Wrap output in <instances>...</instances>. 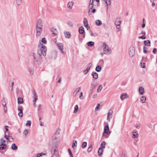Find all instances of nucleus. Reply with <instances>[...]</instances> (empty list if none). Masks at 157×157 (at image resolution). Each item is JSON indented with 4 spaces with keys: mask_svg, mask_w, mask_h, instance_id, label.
Wrapping results in <instances>:
<instances>
[{
    "mask_svg": "<svg viewBox=\"0 0 157 157\" xmlns=\"http://www.w3.org/2000/svg\"><path fill=\"white\" fill-rule=\"evenodd\" d=\"M38 48L37 53L38 55L40 56H41L42 55L44 56H45L47 50L46 46L40 42L38 45Z\"/></svg>",
    "mask_w": 157,
    "mask_h": 157,
    "instance_id": "1",
    "label": "nucleus"
},
{
    "mask_svg": "<svg viewBox=\"0 0 157 157\" xmlns=\"http://www.w3.org/2000/svg\"><path fill=\"white\" fill-rule=\"evenodd\" d=\"M106 143L105 141H102L100 147L98 149V155L99 157H101L103 152V149L105 147Z\"/></svg>",
    "mask_w": 157,
    "mask_h": 157,
    "instance_id": "2",
    "label": "nucleus"
},
{
    "mask_svg": "<svg viewBox=\"0 0 157 157\" xmlns=\"http://www.w3.org/2000/svg\"><path fill=\"white\" fill-rule=\"evenodd\" d=\"M43 25H37V24L36 26V36L38 37L41 34L42 30Z\"/></svg>",
    "mask_w": 157,
    "mask_h": 157,
    "instance_id": "3",
    "label": "nucleus"
},
{
    "mask_svg": "<svg viewBox=\"0 0 157 157\" xmlns=\"http://www.w3.org/2000/svg\"><path fill=\"white\" fill-rule=\"evenodd\" d=\"M103 50L105 52L104 54H108L109 52L111 51V49L109 48L108 45L105 43H103Z\"/></svg>",
    "mask_w": 157,
    "mask_h": 157,
    "instance_id": "4",
    "label": "nucleus"
},
{
    "mask_svg": "<svg viewBox=\"0 0 157 157\" xmlns=\"http://www.w3.org/2000/svg\"><path fill=\"white\" fill-rule=\"evenodd\" d=\"M135 54L134 48L133 46H131L129 48V55L131 57L134 56Z\"/></svg>",
    "mask_w": 157,
    "mask_h": 157,
    "instance_id": "5",
    "label": "nucleus"
},
{
    "mask_svg": "<svg viewBox=\"0 0 157 157\" xmlns=\"http://www.w3.org/2000/svg\"><path fill=\"white\" fill-rule=\"evenodd\" d=\"M121 17H117L115 21V25L117 29H119V27H118V26H119L121 23Z\"/></svg>",
    "mask_w": 157,
    "mask_h": 157,
    "instance_id": "6",
    "label": "nucleus"
},
{
    "mask_svg": "<svg viewBox=\"0 0 157 157\" xmlns=\"http://www.w3.org/2000/svg\"><path fill=\"white\" fill-rule=\"evenodd\" d=\"M57 147L56 146H53L51 150V152L53 154L52 156H54L55 157H57V155L56 153V152L57 151Z\"/></svg>",
    "mask_w": 157,
    "mask_h": 157,
    "instance_id": "7",
    "label": "nucleus"
},
{
    "mask_svg": "<svg viewBox=\"0 0 157 157\" xmlns=\"http://www.w3.org/2000/svg\"><path fill=\"white\" fill-rule=\"evenodd\" d=\"M5 138L7 140H8L10 142H13V138L12 136H10L8 134V135H6V134H5Z\"/></svg>",
    "mask_w": 157,
    "mask_h": 157,
    "instance_id": "8",
    "label": "nucleus"
},
{
    "mask_svg": "<svg viewBox=\"0 0 157 157\" xmlns=\"http://www.w3.org/2000/svg\"><path fill=\"white\" fill-rule=\"evenodd\" d=\"M57 46L58 48L60 50V52L62 53H64V52L63 50V44L62 43H59L57 44Z\"/></svg>",
    "mask_w": 157,
    "mask_h": 157,
    "instance_id": "9",
    "label": "nucleus"
},
{
    "mask_svg": "<svg viewBox=\"0 0 157 157\" xmlns=\"http://www.w3.org/2000/svg\"><path fill=\"white\" fill-rule=\"evenodd\" d=\"M32 56L33 58V62L35 64H37L38 63L37 58L36 56V55L34 53H33L32 54Z\"/></svg>",
    "mask_w": 157,
    "mask_h": 157,
    "instance_id": "10",
    "label": "nucleus"
},
{
    "mask_svg": "<svg viewBox=\"0 0 157 157\" xmlns=\"http://www.w3.org/2000/svg\"><path fill=\"white\" fill-rule=\"evenodd\" d=\"M104 131L107 134H109L110 133V131H109V127L108 124L105 126Z\"/></svg>",
    "mask_w": 157,
    "mask_h": 157,
    "instance_id": "11",
    "label": "nucleus"
},
{
    "mask_svg": "<svg viewBox=\"0 0 157 157\" xmlns=\"http://www.w3.org/2000/svg\"><path fill=\"white\" fill-rule=\"evenodd\" d=\"M51 31L52 32V34L53 35V36H55L57 35V32L56 29L54 28V27H52Z\"/></svg>",
    "mask_w": 157,
    "mask_h": 157,
    "instance_id": "12",
    "label": "nucleus"
},
{
    "mask_svg": "<svg viewBox=\"0 0 157 157\" xmlns=\"http://www.w3.org/2000/svg\"><path fill=\"white\" fill-rule=\"evenodd\" d=\"M6 147L7 145L5 144L2 143V142L1 143V144L0 145V150H5L6 148Z\"/></svg>",
    "mask_w": 157,
    "mask_h": 157,
    "instance_id": "13",
    "label": "nucleus"
},
{
    "mask_svg": "<svg viewBox=\"0 0 157 157\" xmlns=\"http://www.w3.org/2000/svg\"><path fill=\"white\" fill-rule=\"evenodd\" d=\"M79 32L80 34H83L85 32L84 28L82 26H80L79 28Z\"/></svg>",
    "mask_w": 157,
    "mask_h": 157,
    "instance_id": "14",
    "label": "nucleus"
},
{
    "mask_svg": "<svg viewBox=\"0 0 157 157\" xmlns=\"http://www.w3.org/2000/svg\"><path fill=\"white\" fill-rule=\"evenodd\" d=\"M139 91L140 94L143 95L144 93V88L142 86L139 87Z\"/></svg>",
    "mask_w": 157,
    "mask_h": 157,
    "instance_id": "15",
    "label": "nucleus"
},
{
    "mask_svg": "<svg viewBox=\"0 0 157 157\" xmlns=\"http://www.w3.org/2000/svg\"><path fill=\"white\" fill-rule=\"evenodd\" d=\"M92 75L93 76V78L95 79H97L98 78V74L96 72L93 71L92 73Z\"/></svg>",
    "mask_w": 157,
    "mask_h": 157,
    "instance_id": "16",
    "label": "nucleus"
},
{
    "mask_svg": "<svg viewBox=\"0 0 157 157\" xmlns=\"http://www.w3.org/2000/svg\"><path fill=\"white\" fill-rule=\"evenodd\" d=\"M74 3L72 2H69L68 3L67 6L70 9H72L73 5Z\"/></svg>",
    "mask_w": 157,
    "mask_h": 157,
    "instance_id": "17",
    "label": "nucleus"
},
{
    "mask_svg": "<svg viewBox=\"0 0 157 157\" xmlns=\"http://www.w3.org/2000/svg\"><path fill=\"white\" fill-rule=\"evenodd\" d=\"M17 102L19 104L23 103L24 102L23 99L21 98H18L17 99Z\"/></svg>",
    "mask_w": 157,
    "mask_h": 157,
    "instance_id": "18",
    "label": "nucleus"
},
{
    "mask_svg": "<svg viewBox=\"0 0 157 157\" xmlns=\"http://www.w3.org/2000/svg\"><path fill=\"white\" fill-rule=\"evenodd\" d=\"M18 147L14 143L12 144L11 146V149L13 150H16L17 149Z\"/></svg>",
    "mask_w": 157,
    "mask_h": 157,
    "instance_id": "19",
    "label": "nucleus"
},
{
    "mask_svg": "<svg viewBox=\"0 0 157 157\" xmlns=\"http://www.w3.org/2000/svg\"><path fill=\"white\" fill-rule=\"evenodd\" d=\"M144 45L146 46H150L151 45V42L149 40H144Z\"/></svg>",
    "mask_w": 157,
    "mask_h": 157,
    "instance_id": "20",
    "label": "nucleus"
},
{
    "mask_svg": "<svg viewBox=\"0 0 157 157\" xmlns=\"http://www.w3.org/2000/svg\"><path fill=\"white\" fill-rule=\"evenodd\" d=\"M47 154V152L46 151H45L44 153H43L42 152L41 153H38L37 154L36 156L37 157H40L43 155H46Z\"/></svg>",
    "mask_w": 157,
    "mask_h": 157,
    "instance_id": "21",
    "label": "nucleus"
},
{
    "mask_svg": "<svg viewBox=\"0 0 157 157\" xmlns=\"http://www.w3.org/2000/svg\"><path fill=\"white\" fill-rule=\"evenodd\" d=\"M65 36L66 38H70L71 35L70 33L69 32H66V33H64Z\"/></svg>",
    "mask_w": 157,
    "mask_h": 157,
    "instance_id": "22",
    "label": "nucleus"
},
{
    "mask_svg": "<svg viewBox=\"0 0 157 157\" xmlns=\"http://www.w3.org/2000/svg\"><path fill=\"white\" fill-rule=\"evenodd\" d=\"M104 2L106 4V9H107V10H108V6L109 5H110L111 4V0H109L108 1L107 0H106Z\"/></svg>",
    "mask_w": 157,
    "mask_h": 157,
    "instance_id": "23",
    "label": "nucleus"
},
{
    "mask_svg": "<svg viewBox=\"0 0 157 157\" xmlns=\"http://www.w3.org/2000/svg\"><path fill=\"white\" fill-rule=\"evenodd\" d=\"M9 84L11 87V90H12L13 89V86L14 84V82H13L11 81V80L10 79L9 81Z\"/></svg>",
    "mask_w": 157,
    "mask_h": 157,
    "instance_id": "24",
    "label": "nucleus"
},
{
    "mask_svg": "<svg viewBox=\"0 0 157 157\" xmlns=\"http://www.w3.org/2000/svg\"><path fill=\"white\" fill-rule=\"evenodd\" d=\"M128 97V95L127 94H121L120 98L121 99L123 100L124 99L126 98H127Z\"/></svg>",
    "mask_w": 157,
    "mask_h": 157,
    "instance_id": "25",
    "label": "nucleus"
},
{
    "mask_svg": "<svg viewBox=\"0 0 157 157\" xmlns=\"http://www.w3.org/2000/svg\"><path fill=\"white\" fill-rule=\"evenodd\" d=\"M95 70L98 72H100L101 70V66L100 65H98L96 67Z\"/></svg>",
    "mask_w": 157,
    "mask_h": 157,
    "instance_id": "26",
    "label": "nucleus"
},
{
    "mask_svg": "<svg viewBox=\"0 0 157 157\" xmlns=\"http://www.w3.org/2000/svg\"><path fill=\"white\" fill-rule=\"evenodd\" d=\"M33 97H34V101L36 102L37 100V96L36 94V92L35 91L33 92Z\"/></svg>",
    "mask_w": 157,
    "mask_h": 157,
    "instance_id": "27",
    "label": "nucleus"
},
{
    "mask_svg": "<svg viewBox=\"0 0 157 157\" xmlns=\"http://www.w3.org/2000/svg\"><path fill=\"white\" fill-rule=\"evenodd\" d=\"M94 45V42L92 41H90L87 43V45L89 47H92Z\"/></svg>",
    "mask_w": 157,
    "mask_h": 157,
    "instance_id": "28",
    "label": "nucleus"
},
{
    "mask_svg": "<svg viewBox=\"0 0 157 157\" xmlns=\"http://www.w3.org/2000/svg\"><path fill=\"white\" fill-rule=\"evenodd\" d=\"M36 24L37 25H43L42 21L41 19H39L37 21Z\"/></svg>",
    "mask_w": 157,
    "mask_h": 157,
    "instance_id": "29",
    "label": "nucleus"
},
{
    "mask_svg": "<svg viewBox=\"0 0 157 157\" xmlns=\"http://www.w3.org/2000/svg\"><path fill=\"white\" fill-rule=\"evenodd\" d=\"M146 97L145 96H142L140 98V100L142 103H145L146 100Z\"/></svg>",
    "mask_w": 157,
    "mask_h": 157,
    "instance_id": "30",
    "label": "nucleus"
},
{
    "mask_svg": "<svg viewBox=\"0 0 157 157\" xmlns=\"http://www.w3.org/2000/svg\"><path fill=\"white\" fill-rule=\"evenodd\" d=\"M102 24V22L100 20H97L96 21V24L98 26H100Z\"/></svg>",
    "mask_w": 157,
    "mask_h": 157,
    "instance_id": "31",
    "label": "nucleus"
},
{
    "mask_svg": "<svg viewBox=\"0 0 157 157\" xmlns=\"http://www.w3.org/2000/svg\"><path fill=\"white\" fill-rule=\"evenodd\" d=\"M29 71L30 75H33L34 74V69L33 68H30L29 69Z\"/></svg>",
    "mask_w": 157,
    "mask_h": 157,
    "instance_id": "32",
    "label": "nucleus"
},
{
    "mask_svg": "<svg viewBox=\"0 0 157 157\" xmlns=\"http://www.w3.org/2000/svg\"><path fill=\"white\" fill-rule=\"evenodd\" d=\"M87 142H84L82 143V148H85L86 146H87Z\"/></svg>",
    "mask_w": 157,
    "mask_h": 157,
    "instance_id": "33",
    "label": "nucleus"
},
{
    "mask_svg": "<svg viewBox=\"0 0 157 157\" xmlns=\"http://www.w3.org/2000/svg\"><path fill=\"white\" fill-rule=\"evenodd\" d=\"M78 107L77 105H76L75 106V110L74 111V113H77L78 110Z\"/></svg>",
    "mask_w": 157,
    "mask_h": 157,
    "instance_id": "34",
    "label": "nucleus"
},
{
    "mask_svg": "<svg viewBox=\"0 0 157 157\" xmlns=\"http://www.w3.org/2000/svg\"><path fill=\"white\" fill-rule=\"evenodd\" d=\"M16 4L18 6L21 5L22 3V0H15Z\"/></svg>",
    "mask_w": 157,
    "mask_h": 157,
    "instance_id": "35",
    "label": "nucleus"
},
{
    "mask_svg": "<svg viewBox=\"0 0 157 157\" xmlns=\"http://www.w3.org/2000/svg\"><path fill=\"white\" fill-rule=\"evenodd\" d=\"M92 149L93 147L92 145L91 144V145L90 146V147L88 148L87 151L88 152H90L92 151Z\"/></svg>",
    "mask_w": 157,
    "mask_h": 157,
    "instance_id": "36",
    "label": "nucleus"
},
{
    "mask_svg": "<svg viewBox=\"0 0 157 157\" xmlns=\"http://www.w3.org/2000/svg\"><path fill=\"white\" fill-rule=\"evenodd\" d=\"M41 41L42 43H44V44H46L47 43V41L46 40L45 37L43 38L42 39Z\"/></svg>",
    "mask_w": 157,
    "mask_h": 157,
    "instance_id": "37",
    "label": "nucleus"
},
{
    "mask_svg": "<svg viewBox=\"0 0 157 157\" xmlns=\"http://www.w3.org/2000/svg\"><path fill=\"white\" fill-rule=\"evenodd\" d=\"M133 136L134 138H136L138 137V135L136 132H135L133 133Z\"/></svg>",
    "mask_w": 157,
    "mask_h": 157,
    "instance_id": "38",
    "label": "nucleus"
},
{
    "mask_svg": "<svg viewBox=\"0 0 157 157\" xmlns=\"http://www.w3.org/2000/svg\"><path fill=\"white\" fill-rule=\"evenodd\" d=\"M18 110L19 112L23 111L22 106L21 105H19L18 106Z\"/></svg>",
    "mask_w": 157,
    "mask_h": 157,
    "instance_id": "39",
    "label": "nucleus"
},
{
    "mask_svg": "<svg viewBox=\"0 0 157 157\" xmlns=\"http://www.w3.org/2000/svg\"><path fill=\"white\" fill-rule=\"evenodd\" d=\"M88 23L87 20L86 18H84L83 19V24L84 26L86 25Z\"/></svg>",
    "mask_w": 157,
    "mask_h": 157,
    "instance_id": "40",
    "label": "nucleus"
},
{
    "mask_svg": "<svg viewBox=\"0 0 157 157\" xmlns=\"http://www.w3.org/2000/svg\"><path fill=\"white\" fill-rule=\"evenodd\" d=\"M31 122L30 121L28 120L26 122V126H30L31 125Z\"/></svg>",
    "mask_w": 157,
    "mask_h": 157,
    "instance_id": "41",
    "label": "nucleus"
},
{
    "mask_svg": "<svg viewBox=\"0 0 157 157\" xmlns=\"http://www.w3.org/2000/svg\"><path fill=\"white\" fill-rule=\"evenodd\" d=\"M112 113H113V111H112V109H109V112L108 113L107 116H109L110 115H112Z\"/></svg>",
    "mask_w": 157,
    "mask_h": 157,
    "instance_id": "42",
    "label": "nucleus"
},
{
    "mask_svg": "<svg viewBox=\"0 0 157 157\" xmlns=\"http://www.w3.org/2000/svg\"><path fill=\"white\" fill-rule=\"evenodd\" d=\"M102 85H101L98 88V90H97V91H98V92H100L101 90V89H102Z\"/></svg>",
    "mask_w": 157,
    "mask_h": 157,
    "instance_id": "43",
    "label": "nucleus"
},
{
    "mask_svg": "<svg viewBox=\"0 0 157 157\" xmlns=\"http://www.w3.org/2000/svg\"><path fill=\"white\" fill-rule=\"evenodd\" d=\"M147 48H146L145 46L143 47V52L144 53H147Z\"/></svg>",
    "mask_w": 157,
    "mask_h": 157,
    "instance_id": "44",
    "label": "nucleus"
},
{
    "mask_svg": "<svg viewBox=\"0 0 157 157\" xmlns=\"http://www.w3.org/2000/svg\"><path fill=\"white\" fill-rule=\"evenodd\" d=\"M68 25L72 27L73 25V24L71 21H69L67 22Z\"/></svg>",
    "mask_w": 157,
    "mask_h": 157,
    "instance_id": "45",
    "label": "nucleus"
},
{
    "mask_svg": "<svg viewBox=\"0 0 157 157\" xmlns=\"http://www.w3.org/2000/svg\"><path fill=\"white\" fill-rule=\"evenodd\" d=\"M18 115L20 117H22L23 116V111H20L18 113Z\"/></svg>",
    "mask_w": 157,
    "mask_h": 157,
    "instance_id": "46",
    "label": "nucleus"
},
{
    "mask_svg": "<svg viewBox=\"0 0 157 157\" xmlns=\"http://www.w3.org/2000/svg\"><path fill=\"white\" fill-rule=\"evenodd\" d=\"M2 104H6V99L4 98H3L2 99Z\"/></svg>",
    "mask_w": 157,
    "mask_h": 157,
    "instance_id": "47",
    "label": "nucleus"
},
{
    "mask_svg": "<svg viewBox=\"0 0 157 157\" xmlns=\"http://www.w3.org/2000/svg\"><path fill=\"white\" fill-rule=\"evenodd\" d=\"M94 4H89V10H91L94 7Z\"/></svg>",
    "mask_w": 157,
    "mask_h": 157,
    "instance_id": "48",
    "label": "nucleus"
},
{
    "mask_svg": "<svg viewBox=\"0 0 157 157\" xmlns=\"http://www.w3.org/2000/svg\"><path fill=\"white\" fill-rule=\"evenodd\" d=\"M8 127H9V126H5V133L6 134V132L8 131V130H9V129H8Z\"/></svg>",
    "mask_w": 157,
    "mask_h": 157,
    "instance_id": "49",
    "label": "nucleus"
},
{
    "mask_svg": "<svg viewBox=\"0 0 157 157\" xmlns=\"http://www.w3.org/2000/svg\"><path fill=\"white\" fill-rule=\"evenodd\" d=\"M0 144H1V142H2V143H5L6 142V140H5L3 138H1L0 140Z\"/></svg>",
    "mask_w": 157,
    "mask_h": 157,
    "instance_id": "50",
    "label": "nucleus"
},
{
    "mask_svg": "<svg viewBox=\"0 0 157 157\" xmlns=\"http://www.w3.org/2000/svg\"><path fill=\"white\" fill-rule=\"evenodd\" d=\"M153 53L154 54H156L157 53V49L156 48H154L153 49Z\"/></svg>",
    "mask_w": 157,
    "mask_h": 157,
    "instance_id": "51",
    "label": "nucleus"
},
{
    "mask_svg": "<svg viewBox=\"0 0 157 157\" xmlns=\"http://www.w3.org/2000/svg\"><path fill=\"white\" fill-rule=\"evenodd\" d=\"M104 60L103 59H101L99 61V63H100V64L101 65H103L104 64Z\"/></svg>",
    "mask_w": 157,
    "mask_h": 157,
    "instance_id": "52",
    "label": "nucleus"
},
{
    "mask_svg": "<svg viewBox=\"0 0 157 157\" xmlns=\"http://www.w3.org/2000/svg\"><path fill=\"white\" fill-rule=\"evenodd\" d=\"M77 141L76 140L75 141V142H74L73 143L72 146V147L73 148L75 146H76V145L75 144H77Z\"/></svg>",
    "mask_w": 157,
    "mask_h": 157,
    "instance_id": "53",
    "label": "nucleus"
},
{
    "mask_svg": "<svg viewBox=\"0 0 157 157\" xmlns=\"http://www.w3.org/2000/svg\"><path fill=\"white\" fill-rule=\"evenodd\" d=\"M68 150L70 156H73L72 153L70 149L69 148Z\"/></svg>",
    "mask_w": 157,
    "mask_h": 157,
    "instance_id": "54",
    "label": "nucleus"
},
{
    "mask_svg": "<svg viewBox=\"0 0 157 157\" xmlns=\"http://www.w3.org/2000/svg\"><path fill=\"white\" fill-rule=\"evenodd\" d=\"M100 106V104L99 103H98L97 104V106L95 108V110H97L99 108Z\"/></svg>",
    "mask_w": 157,
    "mask_h": 157,
    "instance_id": "55",
    "label": "nucleus"
},
{
    "mask_svg": "<svg viewBox=\"0 0 157 157\" xmlns=\"http://www.w3.org/2000/svg\"><path fill=\"white\" fill-rule=\"evenodd\" d=\"M140 65L142 66V67L143 68H144L146 67V66L145 65V63H141Z\"/></svg>",
    "mask_w": 157,
    "mask_h": 157,
    "instance_id": "56",
    "label": "nucleus"
},
{
    "mask_svg": "<svg viewBox=\"0 0 157 157\" xmlns=\"http://www.w3.org/2000/svg\"><path fill=\"white\" fill-rule=\"evenodd\" d=\"M81 88L80 87H78L76 89L75 91L78 93V92H79Z\"/></svg>",
    "mask_w": 157,
    "mask_h": 157,
    "instance_id": "57",
    "label": "nucleus"
},
{
    "mask_svg": "<svg viewBox=\"0 0 157 157\" xmlns=\"http://www.w3.org/2000/svg\"><path fill=\"white\" fill-rule=\"evenodd\" d=\"M90 33H91V35L92 36H95L97 35L96 34H95V35H94V34L91 30H90Z\"/></svg>",
    "mask_w": 157,
    "mask_h": 157,
    "instance_id": "58",
    "label": "nucleus"
},
{
    "mask_svg": "<svg viewBox=\"0 0 157 157\" xmlns=\"http://www.w3.org/2000/svg\"><path fill=\"white\" fill-rule=\"evenodd\" d=\"M57 139V137L56 136V135L52 136V139L53 140H56Z\"/></svg>",
    "mask_w": 157,
    "mask_h": 157,
    "instance_id": "59",
    "label": "nucleus"
},
{
    "mask_svg": "<svg viewBox=\"0 0 157 157\" xmlns=\"http://www.w3.org/2000/svg\"><path fill=\"white\" fill-rule=\"evenodd\" d=\"M28 133V130L27 129H25L23 132V134L25 135V136H26Z\"/></svg>",
    "mask_w": 157,
    "mask_h": 157,
    "instance_id": "60",
    "label": "nucleus"
},
{
    "mask_svg": "<svg viewBox=\"0 0 157 157\" xmlns=\"http://www.w3.org/2000/svg\"><path fill=\"white\" fill-rule=\"evenodd\" d=\"M138 38H139L142 39H145L146 38L145 36L144 35H143L140 36H139Z\"/></svg>",
    "mask_w": 157,
    "mask_h": 157,
    "instance_id": "61",
    "label": "nucleus"
},
{
    "mask_svg": "<svg viewBox=\"0 0 157 157\" xmlns=\"http://www.w3.org/2000/svg\"><path fill=\"white\" fill-rule=\"evenodd\" d=\"M82 95H83V93L82 92L80 93V96H79V98L80 99H83V97H82Z\"/></svg>",
    "mask_w": 157,
    "mask_h": 157,
    "instance_id": "62",
    "label": "nucleus"
},
{
    "mask_svg": "<svg viewBox=\"0 0 157 157\" xmlns=\"http://www.w3.org/2000/svg\"><path fill=\"white\" fill-rule=\"evenodd\" d=\"M94 0H90L89 4H94Z\"/></svg>",
    "mask_w": 157,
    "mask_h": 157,
    "instance_id": "63",
    "label": "nucleus"
},
{
    "mask_svg": "<svg viewBox=\"0 0 157 157\" xmlns=\"http://www.w3.org/2000/svg\"><path fill=\"white\" fill-rule=\"evenodd\" d=\"M84 73V75H86V74H87V73H88V72L86 70H84L83 71Z\"/></svg>",
    "mask_w": 157,
    "mask_h": 157,
    "instance_id": "64",
    "label": "nucleus"
}]
</instances>
